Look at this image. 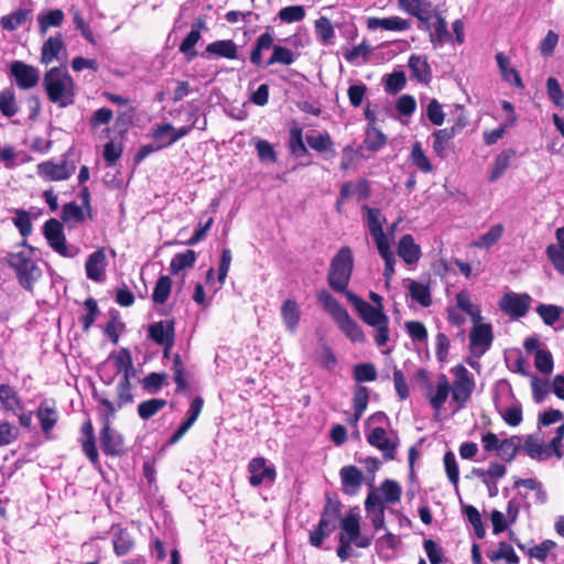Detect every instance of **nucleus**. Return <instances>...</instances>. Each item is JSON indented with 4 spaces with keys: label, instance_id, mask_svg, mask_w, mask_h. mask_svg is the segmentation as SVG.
I'll list each match as a JSON object with an SVG mask.
<instances>
[{
    "label": "nucleus",
    "instance_id": "nucleus-1",
    "mask_svg": "<svg viewBox=\"0 0 564 564\" xmlns=\"http://www.w3.org/2000/svg\"><path fill=\"white\" fill-rule=\"evenodd\" d=\"M43 87L51 102L66 108L75 102V84L66 68L52 67L43 77Z\"/></svg>",
    "mask_w": 564,
    "mask_h": 564
},
{
    "label": "nucleus",
    "instance_id": "nucleus-2",
    "mask_svg": "<svg viewBox=\"0 0 564 564\" xmlns=\"http://www.w3.org/2000/svg\"><path fill=\"white\" fill-rule=\"evenodd\" d=\"M339 545L337 549L338 557L344 562L354 555L352 546L366 549L370 546L372 536L361 533L360 516L357 511L350 510L340 520Z\"/></svg>",
    "mask_w": 564,
    "mask_h": 564
},
{
    "label": "nucleus",
    "instance_id": "nucleus-3",
    "mask_svg": "<svg viewBox=\"0 0 564 564\" xmlns=\"http://www.w3.org/2000/svg\"><path fill=\"white\" fill-rule=\"evenodd\" d=\"M354 262V253L348 246L340 247L332 258L327 272V282L333 291L341 293L348 290Z\"/></svg>",
    "mask_w": 564,
    "mask_h": 564
},
{
    "label": "nucleus",
    "instance_id": "nucleus-4",
    "mask_svg": "<svg viewBox=\"0 0 564 564\" xmlns=\"http://www.w3.org/2000/svg\"><path fill=\"white\" fill-rule=\"evenodd\" d=\"M273 41L274 37L269 31H265L258 36L256 44L250 52V62L256 67H261L264 65L262 52L269 48H272V54L265 62V66H271L274 64L289 66L294 63L295 58L293 52L289 47L273 44Z\"/></svg>",
    "mask_w": 564,
    "mask_h": 564
},
{
    "label": "nucleus",
    "instance_id": "nucleus-5",
    "mask_svg": "<svg viewBox=\"0 0 564 564\" xmlns=\"http://www.w3.org/2000/svg\"><path fill=\"white\" fill-rule=\"evenodd\" d=\"M20 246L26 247L28 251L10 252L8 254V263L14 270L21 286L28 291H32L42 271L32 258L34 251L33 247L28 245L26 240H23Z\"/></svg>",
    "mask_w": 564,
    "mask_h": 564
},
{
    "label": "nucleus",
    "instance_id": "nucleus-6",
    "mask_svg": "<svg viewBox=\"0 0 564 564\" xmlns=\"http://www.w3.org/2000/svg\"><path fill=\"white\" fill-rule=\"evenodd\" d=\"M43 236L47 245L64 258H74L78 249L72 248L66 240L63 223L56 218L47 219L43 225Z\"/></svg>",
    "mask_w": 564,
    "mask_h": 564
},
{
    "label": "nucleus",
    "instance_id": "nucleus-7",
    "mask_svg": "<svg viewBox=\"0 0 564 564\" xmlns=\"http://www.w3.org/2000/svg\"><path fill=\"white\" fill-rule=\"evenodd\" d=\"M454 376L453 386H451L452 401L457 404L456 410L465 406L474 389L475 380L463 365L452 368Z\"/></svg>",
    "mask_w": 564,
    "mask_h": 564
},
{
    "label": "nucleus",
    "instance_id": "nucleus-8",
    "mask_svg": "<svg viewBox=\"0 0 564 564\" xmlns=\"http://www.w3.org/2000/svg\"><path fill=\"white\" fill-rule=\"evenodd\" d=\"M494 340L492 327L481 319H475L469 332V351L476 357H482L491 347Z\"/></svg>",
    "mask_w": 564,
    "mask_h": 564
},
{
    "label": "nucleus",
    "instance_id": "nucleus-9",
    "mask_svg": "<svg viewBox=\"0 0 564 564\" xmlns=\"http://www.w3.org/2000/svg\"><path fill=\"white\" fill-rule=\"evenodd\" d=\"M366 438L371 446L381 451L386 458L394 457L399 440L392 431H387L383 426L369 427Z\"/></svg>",
    "mask_w": 564,
    "mask_h": 564
},
{
    "label": "nucleus",
    "instance_id": "nucleus-10",
    "mask_svg": "<svg viewBox=\"0 0 564 564\" xmlns=\"http://www.w3.org/2000/svg\"><path fill=\"white\" fill-rule=\"evenodd\" d=\"M9 77L14 79L19 89L29 90L39 84L40 70L23 61H13L9 67Z\"/></svg>",
    "mask_w": 564,
    "mask_h": 564
},
{
    "label": "nucleus",
    "instance_id": "nucleus-11",
    "mask_svg": "<svg viewBox=\"0 0 564 564\" xmlns=\"http://www.w3.org/2000/svg\"><path fill=\"white\" fill-rule=\"evenodd\" d=\"M75 163L68 162L66 159L59 163L53 160L44 161L36 166L37 175L45 181L52 182L68 180L75 173Z\"/></svg>",
    "mask_w": 564,
    "mask_h": 564
},
{
    "label": "nucleus",
    "instance_id": "nucleus-12",
    "mask_svg": "<svg viewBox=\"0 0 564 564\" xmlns=\"http://www.w3.org/2000/svg\"><path fill=\"white\" fill-rule=\"evenodd\" d=\"M532 297L527 293L508 292L499 301V308L509 317H523L530 310Z\"/></svg>",
    "mask_w": 564,
    "mask_h": 564
},
{
    "label": "nucleus",
    "instance_id": "nucleus-13",
    "mask_svg": "<svg viewBox=\"0 0 564 564\" xmlns=\"http://www.w3.org/2000/svg\"><path fill=\"white\" fill-rule=\"evenodd\" d=\"M248 473L250 474L249 482L252 487L261 485H271L276 478V470L264 457L252 458L248 464Z\"/></svg>",
    "mask_w": 564,
    "mask_h": 564
},
{
    "label": "nucleus",
    "instance_id": "nucleus-14",
    "mask_svg": "<svg viewBox=\"0 0 564 564\" xmlns=\"http://www.w3.org/2000/svg\"><path fill=\"white\" fill-rule=\"evenodd\" d=\"M398 6L420 21V29L431 31L433 6L430 0H398Z\"/></svg>",
    "mask_w": 564,
    "mask_h": 564
},
{
    "label": "nucleus",
    "instance_id": "nucleus-15",
    "mask_svg": "<svg viewBox=\"0 0 564 564\" xmlns=\"http://www.w3.org/2000/svg\"><path fill=\"white\" fill-rule=\"evenodd\" d=\"M113 416H104V427L100 431V446L106 455L119 456L123 453L124 442L120 433L110 426Z\"/></svg>",
    "mask_w": 564,
    "mask_h": 564
},
{
    "label": "nucleus",
    "instance_id": "nucleus-16",
    "mask_svg": "<svg viewBox=\"0 0 564 564\" xmlns=\"http://www.w3.org/2000/svg\"><path fill=\"white\" fill-rule=\"evenodd\" d=\"M117 403H112L107 399H100L99 403L104 408L102 416H115L117 411L124 404L132 402L133 395L131 393L130 378H120L117 384Z\"/></svg>",
    "mask_w": 564,
    "mask_h": 564
},
{
    "label": "nucleus",
    "instance_id": "nucleus-17",
    "mask_svg": "<svg viewBox=\"0 0 564 564\" xmlns=\"http://www.w3.org/2000/svg\"><path fill=\"white\" fill-rule=\"evenodd\" d=\"M473 474L486 485L489 497H496L499 492L497 481L506 476L507 468L500 463H491L487 469H473Z\"/></svg>",
    "mask_w": 564,
    "mask_h": 564
},
{
    "label": "nucleus",
    "instance_id": "nucleus-18",
    "mask_svg": "<svg viewBox=\"0 0 564 564\" xmlns=\"http://www.w3.org/2000/svg\"><path fill=\"white\" fill-rule=\"evenodd\" d=\"M107 264L105 248L100 247L90 253L85 262L86 276L94 282L105 281Z\"/></svg>",
    "mask_w": 564,
    "mask_h": 564
},
{
    "label": "nucleus",
    "instance_id": "nucleus-19",
    "mask_svg": "<svg viewBox=\"0 0 564 564\" xmlns=\"http://www.w3.org/2000/svg\"><path fill=\"white\" fill-rule=\"evenodd\" d=\"M206 20L204 17H198L192 24V29L189 33L184 37V40L180 44V52L186 56L188 62L193 61L197 56V51L195 50V45L200 40V31L205 30Z\"/></svg>",
    "mask_w": 564,
    "mask_h": 564
},
{
    "label": "nucleus",
    "instance_id": "nucleus-20",
    "mask_svg": "<svg viewBox=\"0 0 564 564\" xmlns=\"http://www.w3.org/2000/svg\"><path fill=\"white\" fill-rule=\"evenodd\" d=\"M35 415L40 422L42 432L48 436L59 419L55 403L48 400L42 401L36 409Z\"/></svg>",
    "mask_w": 564,
    "mask_h": 564
},
{
    "label": "nucleus",
    "instance_id": "nucleus-21",
    "mask_svg": "<svg viewBox=\"0 0 564 564\" xmlns=\"http://www.w3.org/2000/svg\"><path fill=\"white\" fill-rule=\"evenodd\" d=\"M150 338L170 349L174 343V326L171 319H160L150 326Z\"/></svg>",
    "mask_w": 564,
    "mask_h": 564
},
{
    "label": "nucleus",
    "instance_id": "nucleus-22",
    "mask_svg": "<svg viewBox=\"0 0 564 564\" xmlns=\"http://www.w3.org/2000/svg\"><path fill=\"white\" fill-rule=\"evenodd\" d=\"M397 249L399 257L409 265L415 264L422 256L420 246L415 243L413 236L410 234L400 238Z\"/></svg>",
    "mask_w": 564,
    "mask_h": 564
},
{
    "label": "nucleus",
    "instance_id": "nucleus-23",
    "mask_svg": "<svg viewBox=\"0 0 564 564\" xmlns=\"http://www.w3.org/2000/svg\"><path fill=\"white\" fill-rule=\"evenodd\" d=\"M367 28L369 30L406 31L411 29V23L397 15L389 18L371 17L367 19Z\"/></svg>",
    "mask_w": 564,
    "mask_h": 564
},
{
    "label": "nucleus",
    "instance_id": "nucleus-24",
    "mask_svg": "<svg viewBox=\"0 0 564 564\" xmlns=\"http://www.w3.org/2000/svg\"><path fill=\"white\" fill-rule=\"evenodd\" d=\"M451 393V384L445 376H441L429 391L431 406L438 413Z\"/></svg>",
    "mask_w": 564,
    "mask_h": 564
},
{
    "label": "nucleus",
    "instance_id": "nucleus-25",
    "mask_svg": "<svg viewBox=\"0 0 564 564\" xmlns=\"http://www.w3.org/2000/svg\"><path fill=\"white\" fill-rule=\"evenodd\" d=\"M343 490L348 495H355L362 484V473L354 465L345 466L339 471Z\"/></svg>",
    "mask_w": 564,
    "mask_h": 564
},
{
    "label": "nucleus",
    "instance_id": "nucleus-26",
    "mask_svg": "<svg viewBox=\"0 0 564 564\" xmlns=\"http://www.w3.org/2000/svg\"><path fill=\"white\" fill-rule=\"evenodd\" d=\"M0 408L14 414L23 409V402L13 387L0 384Z\"/></svg>",
    "mask_w": 564,
    "mask_h": 564
},
{
    "label": "nucleus",
    "instance_id": "nucleus-27",
    "mask_svg": "<svg viewBox=\"0 0 564 564\" xmlns=\"http://www.w3.org/2000/svg\"><path fill=\"white\" fill-rule=\"evenodd\" d=\"M205 52L209 55H214L216 57H223L227 59H237L238 58V46L237 44L228 39V40H217L209 43L206 46Z\"/></svg>",
    "mask_w": 564,
    "mask_h": 564
},
{
    "label": "nucleus",
    "instance_id": "nucleus-28",
    "mask_svg": "<svg viewBox=\"0 0 564 564\" xmlns=\"http://www.w3.org/2000/svg\"><path fill=\"white\" fill-rule=\"evenodd\" d=\"M523 452L536 460H545L551 457V452L544 441L538 435H530L523 444Z\"/></svg>",
    "mask_w": 564,
    "mask_h": 564
},
{
    "label": "nucleus",
    "instance_id": "nucleus-29",
    "mask_svg": "<svg viewBox=\"0 0 564 564\" xmlns=\"http://www.w3.org/2000/svg\"><path fill=\"white\" fill-rule=\"evenodd\" d=\"M348 302L354 305L359 317H387V315L381 312L380 307H372L368 302L359 297L357 294L352 293L349 290L341 292Z\"/></svg>",
    "mask_w": 564,
    "mask_h": 564
},
{
    "label": "nucleus",
    "instance_id": "nucleus-30",
    "mask_svg": "<svg viewBox=\"0 0 564 564\" xmlns=\"http://www.w3.org/2000/svg\"><path fill=\"white\" fill-rule=\"evenodd\" d=\"M408 66L411 70L412 77H415L419 82L424 84H429L431 82L432 70L426 56L411 55Z\"/></svg>",
    "mask_w": 564,
    "mask_h": 564
},
{
    "label": "nucleus",
    "instance_id": "nucleus-31",
    "mask_svg": "<svg viewBox=\"0 0 564 564\" xmlns=\"http://www.w3.org/2000/svg\"><path fill=\"white\" fill-rule=\"evenodd\" d=\"M64 48V40L61 33L55 36H50L42 46L41 63L48 65L58 57L59 52Z\"/></svg>",
    "mask_w": 564,
    "mask_h": 564
},
{
    "label": "nucleus",
    "instance_id": "nucleus-32",
    "mask_svg": "<svg viewBox=\"0 0 564 564\" xmlns=\"http://www.w3.org/2000/svg\"><path fill=\"white\" fill-rule=\"evenodd\" d=\"M456 135V128H444L433 132V151L434 153L444 159L446 151L449 148V143Z\"/></svg>",
    "mask_w": 564,
    "mask_h": 564
},
{
    "label": "nucleus",
    "instance_id": "nucleus-33",
    "mask_svg": "<svg viewBox=\"0 0 564 564\" xmlns=\"http://www.w3.org/2000/svg\"><path fill=\"white\" fill-rule=\"evenodd\" d=\"M20 110L15 90L12 86L0 90V113L6 118H12Z\"/></svg>",
    "mask_w": 564,
    "mask_h": 564
},
{
    "label": "nucleus",
    "instance_id": "nucleus-34",
    "mask_svg": "<svg viewBox=\"0 0 564 564\" xmlns=\"http://www.w3.org/2000/svg\"><path fill=\"white\" fill-rule=\"evenodd\" d=\"M110 361L113 364L116 372L120 378H131L134 376V368L129 350L121 349L118 354L110 356Z\"/></svg>",
    "mask_w": 564,
    "mask_h": 564
},
{
    "label": "nucleus",
    "instance_id": "nucleus-35",
    "mask_svg": "<svg viewBox=\"0 0 564 564\" xmlns=\"http://www.w3.org/2000/svg\"><path fill=\"white\" fill-rule=\"evenodd\" d=\"M496 61L503 80L514 85L518 88L524 87L519 72L516 68L510 67L509 58L503 53H497Z\"/></svg>",
    "mask_w": 564,
    "mask_h": 564
},
{
    "label": "nucleus",
    "instance_id": "nucleus-36",
    "mask_svg": "<svg viewBox=\"0 0 564 564\" xmlns=\"http://www.w3.org/2000/svg\"><path fill=\"white\" fill-rule=\"evenodd\" d=\"M516 150L506 149L495 158L489 175L490 182H496L502 176V174L510 166L511 160L516 156Z\"/></svg>",
    "mask_w": 564,
    "mask_h": 564
},
{
    "label": "nucleus",
    "instance_id": "nucleus-37",
    "mask_svg": "<svg viewBox=\"0 0 564 564\" xmlns=\"http://www.w3.org/2000/svg\"><path fill=\"white\" fill-rule=\"evenodd\" d=\"M317 302L333 317H349L348 313L327 290L317 293Z\"/></svg>",
    "mask_w": 564,
    "mask_h": 564
},
{
    "label": "nucleus",
    "instance_id": "nucleus-38",
    "mask_svg": "<svg viewBox=\"0 0 564 564\" xmlns=\"http://www.w3.org/2000/svg\"><path fill=\"white\" fill-rule=\"evenodd\" d=\"M87 212L84 207L75 202H69L63 205L61 221L63 224H83L86 220Z\"/></svg>",
    "mask_w": 564,
    "mask_h": 564
},
{
    "label": "nucleus",
    "instance_id": "nucleus-39",
    "mask_svg": "<svg viewBox=\"0 0 564 564\" xmlns=\"http://www.w3.org/2000/svg\"><path fill=\"white\" fill-rule=\"evenodd\" d=\"M196 258L197 254L192 249L176 253L171 260L170 272L172 274H177L185 269L193 268L196 262Z\"/></svg>",
    "mask_w": 564,
    "mask_h": 564
},
{
    "label": "nucleus",
    "instance_id": "nucleus-40",
    "mask_svg": "<svg viewBox=\"0 0 564 564\" xmlns=\"http://www.w3.org/2000/svg\"><path fill=\"white\" fill-rule=\"evenodd\" d=\"M362 212L365 214V219L370 235L383 232L386 217L381 214L380 209L364 205Z\"/></svg>",
    "mask_w": 564,
    "mask_h": 564
},
{
    "label": "nucleus",
    "instance_id": "nucleus-41",
    "mask_svg": "<svg viewBox=\"0 0 564 564\" xmlns=\"http://www.w3.org/2000/svg\"><path fill=\"white\" fill-rule=\"evenodd\" d=\"M410 160L412 164L415 165L417 170L421 171L422 173H432L434 170L433 164L431 163L430 159L425 155L422 144L419 141L412 144Z\"/></svg>",
    "mask_w": 564,
    "mask_h": 564
},
{
    "label": "nucleus",
    "instance_id": "nucleus-42",
    "mask_svg": "<svg viewBox=\"0 0 564 564\" xmlns=\"http://www.w3.org/2000/svg\"><path fill=\"white\" fill-rule=\"evenodd\" d=\"M488 558L491 562L505 560L508 564H519L520 562L514 549L507 542H500L497 550L488 552Z\"/></svg>",
    "mask_w": 564,
    "mask_h": 564
},
{
    "label": "nucleus",
    "instance_id": "nucleus-43",
    "mask_svg": "<svg viewBox=\"0 0 564 564\" xmlns=\"http://www.w3.org/2000/svg\"><path fill=\"white\" fill-rule=\"evenodd\" d=\"M289 150L292 155L301 158L308 153L306 145L303 142V129L299 126H293L290 129Z\"/></svg>",
    "mask_w": 564,
    "mask_h": 564
},
{
    "label": "nucleus",
    "instance_id": "nucleus-44",
    "mask_svg": "<svg viewBox=\"0 0 564 564\" xmlns=\"http://www.w3.org/2000/svg\"><path fill=\"white\" fill-rule=\"evenodd\" d=\"M364 143L368 150L376 152L386 145L387 137L379 128L367 126Z\"/></svg>",
    "mask_w": 564,
    "mask_h": 564
},
{
    "label": "nucleus",
    "instance_id": "nucleus-45",
    "mask_svg": "<svg viewBox=\"0 0 564 564\" xmlns=\"http://www.w3.org/2000/svg\"><path fill=\"white\" fill-rule=\"evenodd\" d=\"M28 15H29V10L18 9L17 11H14L10 14L1 17L0 25L3 30L15 31L17 29H19L21 25H23L26 22Z\"/></svg>",
    "mask_w": 564,
    "mask_h": 564
},
{
    "label": "nucleus",
    "instance_id": "nucleus-46",
    "mask_svg": "<svg viewBox=\"0 0 564 564\" xmlns=\"http://www.w3.org/2000/svg\"><path fill=\"white\" fill-rule=\"evenodd\" d=\"M338 519L339 509L337 507H327L322 513V517L316 528H318L319 531H323L324 534L330 535L332 532L336 529V523Z\"/></svg>",
    "mask_w": 564,
    "mask_h": 564
},
{
    "label": "nucleus",
    "instance_id": "nucleus-47",
    "mask_svg": "<svg viewBox=\"0 0 564 564\" xmlns=\"http://www.w3.org/2000/svg\"><path fill=\"white\" fill-rule=\"evenodd\" d=\"M172 290V280L169 275H161L152 292V300L155 304H164Z\"/></svg>",
    "mask_w": 564,
    "mask_h": 564
},
{
    "label": "nucleus",
    "instance_id": "nucleus-48",
    "mask_svg": "<svg viewBox=\"0 0 564 564\" xmlns=\"http://www.w3.org/2000/svg\"><path fill=\"white\" fill-rule=\"evenodd\" d=\"M308 147L319 153L334 152V142L328 132L306 135Z\"/></svg>",
    "mask_w": 564,
    "mask_h": 564
},
{
    "label": "nucleus",
    "instance_id": "nucleus-49",
    "mask_svg": "<svg viewBox=\"0 0 564 564\" xmlns=\"http://www.w3.org/2000/svg\"><path fill=\"white\" fill-rule=\"evenodd\" d=\"M503 230L505 228L501 224L491 226L487 232L478 237L474 246L477 248H490L502 237Z\"/></svg>",
    "mask_w": 564,
    "mask_h": 564
},
{
    "label": "nucleus",
    "instance_id": "nucleus-50",
    "mask_svg": "<svg viewBox=\"0 0 564 564\" xmlns=\"http://www.w3.org/2000/svg\"><path fill=\"white\" fill-rule=\"evenodd\" d=\"M166 405L164 399H151L138 405V414L142 420H149L158 414Z\"/></svg>",
    "mask_w": 564,
    "mask_h": 564
},
{
    "label": "nucleus",
    "instance_id": "nucleus-51",
    "mask_svg": "<svg viewBox=\"0 0 564 564\" xmlns=\"http://www.w3.org/2000/svg\"><path fill=\"white\" fill-rule=\"evenodd\" d=\"M520 445L521 438L518 436L505 438L501 441V444H499V451L497 455L506 462H511L516 457Z\"/></svg>",
    "mask_w": 564,
    "mask_h": 564
},
{
    "label": "nucleus",
    "instance_id": "nucleus-52",
    "mask_svg": "<svg viewBox=\"0 0 564 564\" xmlns=\"http://www.w3.org/2000/svg\"><path fill=\"white\" fill-rule=\"evenodd\" d=\"M315 33L322 43L329 44L335 36L334 26L330 20L326 17L318 18L315 21Z\"/></svg>",
    "mask_w": 564,
    "mask_h": 564
},
{
    "label": "nucleus",
    "instance_id": "nucleus-53",
    "mask_svg": "<svg viewBox=\"0 0 564 564\" xmlns=\"http://www.w3.org/2000/svg\"><path fill=\"white\" fill-rule=\"evenodd\" d=\"M41 33H45L51 26H59L64 21V12L61 9L50 10L46 14L39 15Z\"/></svg>",
    "mask_w": 564,
    "mask_h": 564
},
{
    "label": "nucleus",
    "instance_id": "nucleus-54",
    "mask_svg": "<svg viewBox=\"0 0 564 564\" xmlns=\"http://www.w3.org/2000/svg\"><path fill=\"white\" fill-rule=\"evenodd\" d=\"M546 94L555 107L564 109V93L555 77L546 79Z\"/></svg>",
    "mask_w": 564,
    "mask_h": 564
},
{
    "label": "nucleus",
    "instance_id": "nucleus-55",
    "mask_svg": "<svg viewBox=\"0 0 564 564\" xmlns=\"http://www.w3.org/2000/svg\"><path fill=\"white\" fill-rule=\"evenodd\" d=\"M401 487L394 480H384L380 486V494L387 503H395L401 497Z\"/></svg>",
    "mask_w": 564,
    "mask_h": 564
},
{
    "label": "nucleus",
    "instance_id": "nucleus-56",
    "mask_svg": "<svg viewBox=\"0 0 564 564\" xmlns=\"http://www.w3.org/2000/svg\"><path fill=\"white\" fill-rule=\"evenodd\" d=\"M456 303L458 308L469 317H481L479 306L471 302L470 295L467 292L457 293Z\"/></svg>",
    "mask_w": 564,
    "mask_h": 564
},
{
    "label": "nucleus",
    "instance_id": "nucleus-57",
    "mask_svg": "<svg viewBox=\"0 0 564 564\" xmlns=\"http://www.w3.org/2000/svg\"><path fill=\"white\" fill-rule=\"evenodd\" d=\"M278 17L285 23L300 22L305 18V9L300 4L284 7L279 11Z\"/></svg>",
    "mask_w": 564,
    "mask_h": 564
},
{
    "label": "nucleus",
    "instance_id": "nucleus-58",
    "mask_svg": "<svg viewBox=\"0 0 564 564\" xmlns=\"http://www.w3.org/2000/svg\"><path fill=\"white\" fill-rule=\"evenodd\" d=\"M338 327L345 333V335L352 341H364V332L355 319H337Z\"/></svg>",
    "mask_w": 564,
    "mask_h": 564
},
{
    "label": "nucleus",
    "instance_id": "nucleus-59",
    "mask_svg": "<svg viewBox=\"0 0 564 564\" xmlns=\"http://www.w3.org/2000/svg\"><path fill=\"white\" fill-rule=\"evenodd\" d=\"M369 401V390L364 386H357L354 393V410L357 412V419H360L367 410Z\"/></svg>",
    "mask_w": 564,
    "mask_h": 564
},
{
    "label": "nucleus",
    "instance_id": "nucleus-60",
    "mask_svg": "<svg viewBox=\"0 0 564 564\" xmlns=\"http://www.w3.org/2000/svg\"><path fill=\"white\" fill-rule=\"evenodd\" d=\"M410 294L413 300L419 302L423 306H429L431 304V293L429 286L423 283L413 281L410 284Z\"/></svg>",
    "mask_w": 564,
    "mask_h": 564
},
{
    "label": "nucleus",
    "instance_id": "nucleus-61",
    "mask_svg": "<svg viewBox=\"0 0 564 564\" xmlns=\"http://www.w3.org/2000/svg\"><path fill=\"white\" fill-rule=\"evenodd\" d=\"M14 226L19 229L21 236L25 239L32 232V221L30 214L24 209H15L13 218Z\"/></svg>",
    "mask_w": 564,
    "mask_h": 564
},
{
    "label": "nucleus",
    "instance_id": "nucleus-62",
    "mask_svg": "<svg viewBox=\"0 0 564 564\" xmlns=\"http://www.w3.org/2000/svg\"><path fill=\"white\" fill-rule=\"evenodd\" d=\"M534 365L542 373H551L553 370V357L546 349H538L534 355Z\"/></svg>",
    "mask_w": 564,
    "mask_h": 564
},
{
    "label": "nucleus",
    "instance_id": "nucleus-63",
    "mask_svg": "<svg viewBox=\"0 0 564 564\" xmlns=\"http://www.w3.org/2000/svg\"><path fill=\"white\" fill-rule=\"evenodd\" d=\"M354 378L357 382H369L377 379V370L372 364H358L354 367Z\"/></svg>",
    "mask_w": 564,
    "mask_h": 564
},
{
    "label": "nucleus",
    "instance_id": "nucleus-64",
    "mask_svg": "<svg viewBox=\"0 0 564 564\" xmlns=\"http://www.w3.org/2000/svg\"><path fill=\"white\" fill-rule=\"evenodd\" d=\"M545 252L554 269L564 276V251L555 248V245H550Z\"/></svg>",
    "mask_w": 564,
    "mask_h": 564
}]
</instances>
